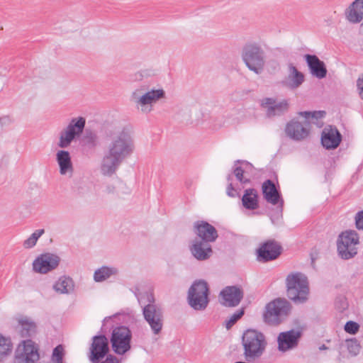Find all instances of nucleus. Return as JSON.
Instances as JSON below:
<instances>
[{"instance_id": "1", "label": "nucleus", "mask_w": 363, "mask_h": 363, "mask_svg": "<svg viewBox=\"0 0 363 363\" xmlns=\"http://www.w3.org/2000/svg\"><path fill=\"white\" fill-rule=\"evenodd\" d=\"M134 147L133 140L126 130L123 129L113 135L102 160L101 165L102 174L113 175L121 164L133 152Z\"/></svg>"}, {"instance_id": "2", "label": "nucleus", "mask_w": 363, "mask_h": 363, "mask_svg": "<svg viewBox=\"0 0 363 363\" xmlns=\"http://www.w3.org/2000/svg\"><path fill=\"white\" fill-rule=\"evenodd\" d=\"M264 45L252 41L245 43L242 49L241 57L245 66L257 74H261L266 65Z\"/></svg>"}, {"instance_id": "3", "label": "nucleus", "mask_w": 363, "mask_h": 363, "mask_svg": "<svg viewBox=\"0 0 363 363\" xmlns=\"http://www.w3.org/2000/svg\"><path fill=\"white\" fill-rule=\"evenodd\" d=\"M242 345L244 348L243 354L245 360L252 362L263 354L267 346V341L261 332L248 329L242 335Z\"/></svg>"}, {"instance_id": "4", "label": "nucleus", "mask_w": 363, "mask_h": 363, "mask_svg": "<svg viewBox=\"0 0 363 363\" xmlns=\"http://www.w3.org/2000/svg\"><path fill=\"white\" fill-rule=\"evenodd\" d=\"M299 115L304 117V121L299 122L295 119L290 121L285 127L286 135L291 139L296 141H301L306 138L309 135L310 120H318L325 115L324 111H303Z\"/></svg>"}, {"instance_id": "5", "label": "nucleus", "mask_w": 363, "mask_h": 363, "mask_svg": "<svg viewBox=\"0 0 363 363\" xmlns=\"http://www.w3.org/2000/svg\"><path fill=\"white\" fill-rule=\"evenodd\" d=\"M287 296L295 303H304L309 293L307 277L300 272L292 273L286 279Z\"/></svg>"}, {"instance_id": "6", "label": "nucleus", "mask_w": 363, "mask_h": 363, "mask_svg": "<svg viewBox=\"0 0 363 363\" xmlns=\"http://www.w3.org/2000/svg\"><path fill=\"white\" fill-rule=\"evenodd\" d=\"M165 92L162 89L147 90L146 86H142L132 94V99L135 106L143 113H149L152 110V104L164 98Z\"/></svg>"}, {"instance_id": "7", "label": "nucleus", "mask_w": 363, "mask_h": 363, "mask_svg": "<svg viewBox=\"0 0 363 363\" xmlns=\"http://www.w3.org/2000/svg\"><path fill=\"white\" fill-rule=\"evenodd\" d=\"M359 237L355 230H350L342 232L337 240V250L342 259H350L357 254Z\"/></svg>"}, {"instance_id": "8", "label": "nucleus", "mask_w": 363, "mask_h": 363, "mask_svg": "<svg viewBox=\"0 0 363 363\" xmlns=\"http://www.w3.org/2000/svg\"><path fill=\"white\" fill-rule=\"evenodd\" d=\"M209 289L208 284L203 280L196 281L188 291V303L196 311H203L206 308L208 300Z\"/></svg>"}, {"instance_id": "9", "label": "nucleus", "mask_w": 363, "mask_h": 363, "mask_svg": "<svg viewBox=\"0 0 363 363\" xmlns=\"http://www.w3.org/2000/svg\"><path fill=\"white\" fill-rule=\"evenodd\" d=\"M132 333L126 326L115 328L111 333V344L113 352L119 355H123L128 352L130 348Z\"/></svg>"}, {"instance_id": "10", "label": "nucleus", "mask_w": 363, "mask_h": 363, "mask_svg": "<svg viewBox=\"0 0 363 363\" xmlns=\"http://www.w3.org/2000/svg\"><path fill=\"white\" fill-rule=\"evenodd\" d=\"M290 311V306L287 301L277 298L266 306L264 314L265 322L270 324H279L286 317Z\"/></svg>"}, {"instance_id": "11", "label": "nucleus", "mask_w": 363, "mask_h": 363, "mask_svg": "<svg viewBox=\"0 0 363 363\" xmlns=\"http://www.w3.org/2000/svg\"><path fill=\"white\" fill-rule=\"evenodd\" d=\"M85 124L86 120L83 117L72 118L66 128L60 133L58 147L61 148L69 147L76 136L82 133Z\"/></svg>"}, {"instance_id": "12", "label": "nucleus", "mask_w": 363, "mask_h": 363, "mask_svg": "<svg viewBox=\"0 0 363 363\" xmlns=\"http://www.w3.org/2000/svg\"><path fill=\"white\" fill-rule=\"evenodd\" d=\"M39 358L38 345L31 340H26L16 348L13 363H35Z\"/></svg>"}, {"instance_id": "13", "label": "nucleus", "mask_w": 363, "mask_h": 363, "mask_svg": "<svg viewBox=\"0 0 363 363\" xmlns=\"http://www.w3.org/2000/svg\"><path fill=\"white\" fill-rule=\"evenodd\" d=\"M144 319L150 325L152 332L158 335L162 330L164 317L162 308L157 305L150 303L143 308Z\"/></svg>"}, {"instance_id": "14", "label": "nucleus", "mask_w": 363, "mask_h": 363, "mask_svg": "<svg viewBox=\"0 0 363 363\" xmlns=\"http://www.w3.org/2000/svg\"><path fill=\"white\" fill-rule=\"evenodd\" d=\"M260 106L264 110L266 116L272 118L287 113L289 103L287 99L277 101L275 98L265 97L260 100Z\"/></svg>"}, {"instance_id": "15", "label": "nucleus", "mask_w": 363, "mask_h": 363, "mask_svg": "<svg viewBox=\"0 0 363 363\" xmlns=\"http://www.w3.org/2000/svg\"><path fill=\"white\" fill-rule=\"evenodd\" d=\"M109 352L108 340L104 335H98L92 337L89 348V359L92 363H99Z\"/></svg>"}, {"instance_id": "16", "label": "nucleus", "mask_w": 363, "mask_h": 363, "mask_svg": "<svg viewBox=\"0 0 363 363\" xmlns=\"http://www.w3.org/2000/svg\"><path fill=\"white\" fill-rule=\"evenodd\" d=\"M281 246L277 241L267 240L257 250V259L261 262L274 260L281 255Z\"/></svg>"}, {"instance_id": "17", "label": "nucleus", "mask_w": 363, "mask_h": 363, "mask_svg": "<svg viewBox=\"0 0 363 363\" xmlns=\"http://www.w3.org/2000/svg\"><path fill=\"white\" fill-rule=\"evenodd\" d=\"M242 298L243 291L237 286H226L220 293V302L226 307L237 306Z\"/></svg>"}, {"instance_id": "18", "label": "nucleus", "mask_w": 363, "mask_h": 363, "mask_svg": "<svg viewBox=\"0 0 363 363\" xmlns=\"http://www.w3.org/2000/svg\"><path fill=\"white\" fill-rule=\"evenodd\" d=\"M60 260V257L56 255L43 254L33 262V269L38 272L45 274L55 269L58 266Z\"/></svg>"}, {"instance_id": "19", "label": "nucleus", "mask_w": 363, "mask_h": 363, "mask_svg": "<svg viewBox=\"0 0 363 363\" xmlns=\"http://www.w3.org/2000/svg\"><path fill=\"white\" fill-rule=\"evenodd\" d=\"M301 335V330H290L281 333L277 338L279 350L286 352L296 347Z\"/></svg>"}, {"instance_id": "20", "label": "nucleus", "mask_w": 363, "mask_h": 363, "mask_svg": "<svg viewBox=\"0 0 363 363\" xmlns=\"http://www.w3.org/2000/svg\"><path fill=\"white\" fill-rule=\"evenodd\" d=\"M194 230L201 241L213 242L218 237V231L214 226L206 221L199 220L194 223Z\"/></svg>"}, {"instance_id": "21", "label": "nucleus", "mask_w": 363, "mask_h": 363, "mask_svg": "<svg viewBox=\"0 0 363 363\" xmlns=\"http://www.w3.org/2000/svg\"><path fill=\"white\" fill-rule=\"evenodd\" d=\"M342 140V135L336 127L331 125L323 129L321 135V143L327 150L337 148Z\"/></svg>"}, {"instance_id": "22", "label": "nucleus", "mask_w": 363, "mask_h": 363, "mask_svg": "<svg viewBox=\"0 0 363 363\" xmlns=\"http://www.w3.org/2000/svg\"><path fill=\"white\" fill-rule=\"evenodd\" d=\"M262 189L265 200L272 205L279 203V206L281 210L284 205V201L281 197V194L277 189L274 183L272 180L267 179L262 184Z\"/></svg>"}, {"instance_id": "23", "label": "nucleus", "mask_w": 363, "mask_h": 363, "mask_svg": "<svg viewBox=\"0 0 363 363\" xmlns=\"http://www.w3.org/2000/svg\"><path fill=\"white\" fill-rule=\"evenodd\" d=\"M304 58L313 76L320 79L326 77L328 71L323 61L315 55L306 54Z\"/></svg>"}, {"instance_id": "24", "label": "nucleus", "mask_w": 363, "mask_h": 363, "mask_svg": "<svg viewBox=\"0 0 363 363\" xmlns=\"http://www.w3.org/2000/svg\"><path fill=\"white\" fill-rule=\"evenodd\" d=\"M192 255L198 260H206L208 259L213 252L212 248L208 242L196 239L190 247Z\"/></svg>"}, {"instance_id": "25", "label": "nucleus", "mask_w": 363, "mask_h": 363, "mask_svg": "<svg viewBox=\"0 0 363 363\" xmlns=\"http://www.w3.org/2000/svg\"><path fill=\"white\" fill-rule=\"evenodd\" d=\"M346 18L352 23L363 19V0H354L345 11Z\"/></svg>"}, {"instance_id": "26", "label": "nucleus", "mask_w": 363, "mask_h": 363, "mask_svg": "<svg viewBox=\"0 0 363 363\" xmlns=\"http://www.w3.org/2000/svg\"><path fill=\"white\" fill-rule=\"evenodd\" d=\"M56 160L60 167V173L65 175L73 172V166L70 154L67 150H59L56 154Z\"/></svg>"}, {"instance_id": "27", "label": "nucleus", "mask_w": 363, "mask_h": 363, "mask_svg": "<svg viewBox=\"0 0 363 363\" xmlns=\"http://www.w3.org/2000/svg\"><path fill=\"white\" fill-rule=\"evenodd\" d=\"M242 206L248 210H255L259 207L258 194L256 189L250 188L244 191L242 197Z\"/></svg>"}, {"instance_id": "28", "label": "nucleus", "mask_w": 363, "mask_h": 363, "mask_svg": "<svg viewBox=\"0 0 363 363\" xmlns=\"http://www.w3.org/2000/svg\"><path fill=\"white\" fill-rule=\"evenodd\" d=\"M18 331L22 337H30L36 333V325L27 318L18 320Z\"/></svg>"}, {"instance_id": "29", "label": "nucleus", "mask_w": 363, "mask_h": 363, "mask_svg": "<svg viewBox=\"0 0 363 363\" xmlns=\"http://www.w3.org/2000/svg\"><path fill=\"white\" fill-rule=\"evenodd\" d=\"M53 289L60 294H69L74 289L73 280L68 277H62L55 283Z\"/></svg>"}, {"instance_id": "30", "label": "nucleus", "mask_w": 363, "mask_h": 363, "mask_svg": "<svg viewBox=\"0 0 363 363\" xmlns=\"http://www.w3.org/2000/svg\"><path fill=\"white\" fill-rule=\"evenodd\" d=\"M118 271L116 267L103 266L94 272V279L96 282H102L113 275H116Z\"/></svg>"}, {"instance_id": "31", "label": "nucleus", "mask_w": 363, "mask_h": 363, "mask_svg": "<svg viewBox=\"0 0 363 363\" xmlns=\"http://www.w3.org/2000/svg\"><path fill=\"white\" fill-rule=\"evenodd\" d=\"M289 79L290 80L289 86L292 89L298 88L301 85L304 81V75L299 72L295 66L292 64L289 65Z\"/></svg>"}, {"instance_id": "32", "label": "nucleus", "mask_w": 363, "mask_h": 363, "mask_svg": "<svg viewBox=\"0 0 363 363\" xmlns=\"http://www.w3.org/2000/svg\"><path fill=\"white\" fill-rule=\"evenodd\" d=\"M242 162L241 160H236L235 162L233 168V172L235 177H236L237 180L239 181L240 184H247L250 182V179L245 176L244 169L240 166H238V164H240Z\"/></svg>"}, {"instance_id": "33", "label": "nucleus", "mask_w": 363, "mask_h": 363, "mask_svg": "<svg viewBox=\"0 0 363 363\" xmlns=\"http://www.w3.org/2000/svg\"><path fill=\"white\" fill-rule=\"evenodd\" d=\"M12 351L11 339L0 334V357L10 354Z\"/></svg>"}, {"instance_id": "34", "label": "nucleus", "mask_w": 363, "mask_h": 363, "mask_svg": "<svg viewBox=\"0 0 363 363\" xmlns=\"http://www.w3.org/2000/svg\"><path fill=\"white\" fill-rule=\"evenodd\" d=\"M44 229L36 230L31 235L23 242V247L30 249L36 245L38 238L44 234Z\"/></svg>"}, {"instance_id": "35", "label": "nucleus", "mask_w": 363, "mask_h": 363, "mask_svg": "<svg viewBox=\"0 0 363 363\" xmlns=\"http://www.w3.org/2000/svg\"><path fill=\"white\" fill-rule=\"evenodd\" d=\"M64 356V347L62 345H58L53 349L51 361L52 363H63Z\"/></svg>"}, {"instance_id": "36", "label": "nucleus", "mask_w": 363, "mask_h": 363, "mask_svg": "<svg viewBox=\"0 0 363 363\" xmlns=\"http://www.w3.org/2000/svg\"><path fill=\"white\" fill-rule=\"evenodd\" d=\"M346 346L349 353L354 357L357 356L360 351V345L358 340L355 338L349 339L346 340Z\"/></svg>"}, {"instance_id": "37", "label": "nucleus", "mask_w": 363, "mask_h": 363, "mask_svg": "<svg viewBox=\"0 0 363 363\" xmlns=\"http://www.w3.org/2000/svg\"><path fill=\"white\" fill-rule=\"evenodd\" d=\"M244 315V310L240 309L235 312L226 321L225 327L227 329H230L241 317Z\"/></svg>"}, {"instance_id": "38", "label": "nucleus", "mask_w": 363, "mask_h": 363, "mask_svg": "<svg viewBox=\"0 0 363 363\" xmlns=\"http://www.w3.org/2000/svg\"><path fill=\"white\" fill-rule=\"evenodd\" d=\"M359 328V325L356 322L350 320L345 325V330L350 334H356Z\"/></svg>"}, {"instance_id": "39", "label": "nucleus", "mask_w": 363, "mask_h": 363, "mask_svg": "<svg viewBox=\"0 0 363 363\" xmlns=\"http://www.w3.org/2000/svg\"><path fill=\"white\" fill-rule=\"evenodd\" d=\"M84 143L90 147H95L97 144V136L95 133H89L84 138Z\"/></svg>"}, {"instance_id": "40", "label": "nucleus", "mask_w": 363, "mask_h": 363, "mask_svg": "<svg viewBox=\"0 0 363 363\" xmlns=\"http://www.w3.org/2000/svg\"><path fill=\"white\" fill-rule=\"evenodd\" d=\"M356 227L359 230H363V211L358 212L355 216Z\"/></svg>"}, {"instance_id": "41", "label": "nucleus", "mask_w": 363, "mask_h": 363, "mask_svg": "<svg viewBox=\"0 0 363 363\" xmlns=\"http://www.w3.org/2000/svg\"><path fill=\"white\" fill-rule=\"evenodd\" d=\"M226 194L228 196L232 198H235L239 196V194L234 189L233 184L231 182H230L227 186Z\"/></svg>"}, {"instance_id": "42", "label": "nucleus", "mask_w": 363, "mask_h": 363, "mask_svg": "<svg viewBox=\"0 0 363 363\" xmlns=\"http://www.w3.org/2000/svg\"><path fill=\"white\" fill-rule=\"evenodd\" d=\"M133 80L135 81H140L143 79V73L142 72H138L134 74Z\"/></svg>"}, {"instance_id": "43", "label": "nucleus", "mask_w": 363, "mask_h": 363, "mask_svg": "<svg viewBox=\"0 0 363 363\" xmlns=\"http://www.w3.org/2000/svg\"><path fill=\"white\" fill-rule=\"evenodd\" d=\"M115 186L113 185H107L106 192L108 194H113L115 192Z\"/></svg>"}, {"instance_id": "44", "label": "nucleus", "mask_w": 363, "mask_h": 363, "mask_svg": "<svg viewBox=\"0 0 363 363\" xmlns=\"http://www.w3.org/2000/svg\"><path fill=\"white\" fill-rule=\"evenodd\" d=\"M357 86L358 89H362L363 87V74L359 77V79L357 81Z\"/></svg>"}, {"instance_id": "45", "label": "nucleus", "mask_w": 363, "mask_h": 363, "mask_svg": "<svg viewBox=\"0 0 363 363\" xmlns=\"http://www.w3.org/2000/svg\"><path fill=\"white\" fill-rule=\"evenodd\" d=\"M328 349V347L324 344L319 347V350H325Z\"/></svg>"}, {"instance_id": "46", "label": "nucleus", "mask_w": 363, "mask_h": 363, "mask_svg": "<svg viewBox=\"0 0 363 363\" xmlns=\"http://www.w3.org/2000/svg\"><path fill=\"white\" fill-rule=\"evenodd\" d=\"M359 94H360L362 99L363 100V86H362V89H359Z\"/></svg>"}, {"instance_id": "47", "label": "nucleus", "mask_w": 363, "mask_h": 363, "mask_svg": "<svg viewBox=\"0 0 363 363\" xmlns=\"http://www.w3.org/2000/svg\"><path fill=\"white\" fill-rule=\"evenodd\" d=\"M227 179H228V181H229V182L232 179V176H231V174H228V177H227Z\"/></svg>"}, {"instance_id": "48", "label": "nucleus", "mask_w": 363, "mask_h": 363, "mask_svg": "<svg viewBox=\"0 0 363 363\" xmlns=\"http://www.w3.org/2000/svg\"><path fill=\"white\" fill-rule=\"evenodd\" d=\"M360 29H361V31L363 33V23L361 24L360 26Z\"/></svg>"}, {"instance_id": "49", "label": "nucleus", "mask_w": 363, "mask_h": 363, "mask_svg": "<svg viewBox=\"0 0 363 363\" xmlns=\"http://www.w3.org/2000/svg\"><path fill=\"white\" fill-rule=\"evenodd\" d=\"M109 318H111V317H106V318H104V321H105V320H106L107 319H109Z\"/></svg>"}]
</instances>
